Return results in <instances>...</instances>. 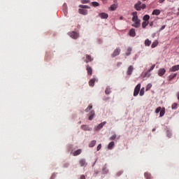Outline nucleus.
Returning a JSON list of instances; mask_svg holds the SVG:
<instances>
[{
    "instance_id": "a211bd4d",
    "label": "nucleus",
    "mask_w": 179,
    "mask_h": 179,
    "mask_svg": "<svg viewBox=\"0 0 179 179\" xmlns=\"http://www.w3.org/2000/svg\"><path fill=\"white\" fill-rule=\"evenodd\" d=\"M94 110H92V111H91L90 113V114L88 115H90L89 116V120H90V121H92V120H93V118H94Z\"/></svg>"
},
{
    "instance_id": "58836bf2",
    "label": "nucleus",
    "mask_w": 179,
    "mask_h": 179,
    "mask_svg": "<svg viewBox=\"0 0 179 179\" xmlns=\"http://www.w3.org/2000/svg\"><path fill=\"white\" fill-rule=\"evenodd\" d=\"M150 89H152V84L149 83L148 84V85L146 86V91L148 92V90H150Z\"/></svg>"
},
{
    "instance_id": "49530a36",
    "label": "nucleus",
    "mask_w": 179,
    "mask_h": 179,
    "mask_svg": "<svg viewBox=\"0 0 179 179\" xmlns=\"http://www.w3.org/2000/svg\"><path fill=\"white\" fill-rule=\"evenodd\" d=\"M121 65H122V62H118L117 64V66H121Z\"/></svg>"
},
{
    "instance_id": "473e14b6",
    "label": "nucleus",
    "mask_w": 179,
    "mask_h": 179,
    "mask_svg": "<svg viewBox=\"0 0 179 179\" xmlns=\"http://www.w3.org/2000/svg\"><path fill=\"white\" fill-rule=\"evenodd\" d=\"M132 51V48H127V52H126V55L128 57L129 55H131V52Z\"/></svg>"
},
{
    "instance_id": "f3484780",
    "label": "nucleus",
    "mask_w": 179,
    "mask_h": 179,
    "mask_svg": "<svg viewBox=\"0 0 179 179\" xmlns=\"http://www.w3.org/2000/svg\"><path fill=\"white\" fill-rule=\"evenodd\" d=\"M96 80H97V79H96V78H92V79H91V80L89 81V85H90L91 87H93V86H94V83H95Z\"/></svg>"
},
{
    "instance_id": "7c9ffc66",
    "label": "nucleus",
    "mask_w": 179,
    "mask_h": 179,
    "mask_svg": "<svg viewBox=\"0 0 179 179\" xmlns=\"http://www.w3.org/2000/svg\"><path fill=\"white\" fill-rule=\"evenodd\" d=\"M158 44L159 42L157 41H154L151 45L152 48H155V47H157Z\"/></svg>"
},
{
    "instance_id": "c9c22d12",
    "label": "nucleus",
    "mask_w": 179,
    "mask_h": 179,
    "mask_svg": "<svg viewBox=\"0 0 179 179\" xmlns=\"http://www.w3.org/2000/svg\"><path fill=\"white\" fill-rule=\"evenodd\" d=\"M92 108H93V106H92V104H90L88 107L85 109V113H89V111H90Z\"/></svg>"
},
{
    "instance_id": "a18cd8bd",
    "label": "nucleus",
    "mask_w": 179,
    "mask_h": 179,
    "mask_svg": "<svg viewBox=\"0 0 179 179\" xmlns=\"http://www.w3.org/2000/svg\"><path fill=\"white\" fill-rule=\"evenodd\" d=\"M164 29H166V25L162 26V27L159 29V31H162V30H164Z\"/></svg>"
},
{
    "instance_id": "c03bdc74",
    "label": "nucleus",
    "mask_w": 179,
    "mask_h": 179,
    "mask_svg": "<svg viewBox=\"0 0 179 179\" xmlns=\"http://www.w3.org/2000/svg\"><path fill=\"white\" fill-rule=\"evenodd\" d=\"M100 149H101V144H99L97 148H96V150L97 152H99V150H100Z\"/></svg>"
},
{
    "instance_id": "9d476101",
    "label": "nucleus",
    "mask_w": 179,
    "mask_h": 179,
    "mask_svg": "<svg viewBox=\"0 0 179 179\" xmlns=\"http://www.w3.org/2000/svg\"><path fill=\"white\" fill-rule=\"evenodd\" d=\"M78 13H80V15H87V10L85 9V8H79L78 9Z\"/></svg>"
},
{
    "instance_id": "bb28decb",
    "label": "nucleus",
    "mask_w": 179,
    "mask_h": 179,
    "mask_svg": "<svg viewBox=\"0 0 179 179\" xmlns=\"http://www.w3.org/2000/svg\"><path fill=\"white\" fill-rule=\"evenodd\" d=\"M105 93L106 94H110L111 93V87L108 86L105 90Z\"/></svg>"
},
{
    "instance_id": "39448f33",
    "label": "nucleus",
    "mask_w": 179,
    "mask_h": 179,
    "mask_svg": "<svg viewBox=\"0 0 179 179\" xmlns=\"http://www.w3.org/2000/svg\"><path fill=\"white\" fill-rule=\"evenodd\" d=\"M69 35L70 37H71V38H73L74 40H76L79 38V34L76 31H71L69 34Z\"/></svg>"
},
{
    "instance_id": "f03ea898",
    "label": "nucleus",
    "mask_w": 179,
    "mask_h": 179,
    "mask_svg": "<svg viewBox=\"0 0 179 179\" xmlns=\"http://www.w3.org/2000/svg\"><path fill=\"white\" fill-rule=\"evenodd\" d=\"M146 8V4L143 3L142 4V1H138L135 5H134V9L136 10H142V9Z\"/></svg>"
},
{
    "instance_id": "f8f14e48",
    "label": "nucleus",
    "mask_w": 179,
    "mask_h": 179,
    "mask_svg": "<svg viewBox=\"0 0 179 179\" xmlns=\"http://www.w3.org/2000/svg\"><path fill=\"white\" fill-rule=\"evenodd\" d=\"M85 58H86V60H85L86 64H89V62H92V61H93V58H92V56L89 55H86Z\"/></svg>"
},
{
    "instance_id": "0eeeda50",
    "label": "nucleus",
    "mask_w": 179,
    "mask_h": 179,
    "mask_svg": "<svg viewBox=\"0 0 179 179\" xmlns=\"http://www.w3.org/2000/svg\"><path fill=\"white\" fill-rule=\"evenodd\" d=\"M87 75H89L90 76H92V75H93V69H92V66L87 65Z\"/></svg>"
},
{
    "instance_id": "7ed1b4c3",
    "label": "nucleus",
    "mask_w": 179,
    "mask_h": 179,
    "mask_svg": "<svg viewBox=\"0 0 179 179\" xmlns=\"http://www.w3.org/2000/svg\"><path fill=\"white\" fill-rule=\"evenodd\" d=\"M121 53V48H117L114 50L113 54L111 55L112 58H115V57H118L120 54Z\"/></svg>"
},
{
    "instance_id": "412c9836",
    "label": "nucleus",
    "mask_w": 179,
    "mask_h": 179,
    "mask_svg": "<svg viewBox=\"0 0 179 179\" xmlns=\"http://www.w3.org/2000/svg\"><path fill=\"white\" fill-rule=\"evenodd\" d=\"M152 15H155V16H159L160 15V10L155 9L152 11Z\"/></svg>"
},
{
    "instance_id": "423d86ee",
    "label": "nucleus",
    "mask_w": 179,
    "mask_h": 179,
    "mask_svg": "<svg viewBox=\"0 0 179 179\" xmlns=\"http://www.w3.org/2000/svg\"><path fill=\"white\" fill-rule=\"evenodd\" d=\"M98 16L101 19H108V14L106 13H100Z\"/></svg>"
},
{
    "instance_id": "c756f323",
    "label": "nucleus",
    "mask_w": 179,
    "mask_h": 179,
    "mask_svg": "<svg viewBox=\"0 0 179 179\" xmlns=\"http://www.w3.org/2000/svg\"><path fill=\"white\" fill-rule=\"evenodd\" d=\"M150 44H152V41H150L149 39H146L145 41V45H146L147 47H149Z\"/></svg>"
},
{
    "instance_id": "4be33fe9",
    "label": "nucleus",
    "mask_w": 179,
    "mask_h": 179,
    "mask_svg": "<svg viewBox=\"0 0 179 179\" xmlns=\"http://www.w3.org/2000/svg\"><path fill=\"white\" fill-rule=\"evenodd\" d=\"M96 140H93L90 142V143L89 144V147L90 148H94V146H96Z\"/></svg>"
},
{
    "instance_id": "09e8293b",
    "label": "nucleus",
    "mask_w": 179,
    "mask_h": 179,
    "mask_svg": "<svg viewBox=\"0 0 179 179\" xmlns=\"http://www.w3.org/2000/svg\"><path fill=\"white\" fill-rule=\"evenodd\" d=\"M166 0H159V3H163Z\"/></svg>"
},
{
    "instance_id": "cd10ccee",
    "label": "nucleus",
    "mask_w": 179,
    "mask_h": 179,
    "mask_svg": "<svg viewBox=\"0 0 179 179\" xmlns=\"http://www.w3.org/2000/svg\"><path fill=\"white\" fill-rule=\"evenodd\" d=\"M91 5H92V6H94V8L100 6V3H99L97 1H92L91 3Z\"/></svg>"
},
{
    "instance_id": "6e6552de",
    "label": "nucleus",
    "mask_w": 179,
    "mask_h": 179,
    "mask_svg": "<svg viewBox=\"0 0 179 179\" xmlns=\"http://www.w3.org/2000/svg\"><path fill=\"white\" fill-rule=\"evenodd\" d=\"M132 72H134V66H129L127 68V74L129 76L132 75Z\"/></svg>"
},
{
    "instance_id": "864d4df0",
    "label": "nucleus",
    "mask_w": 179,
    "mask_h": 179,
    "mask_svg": "<svg viewBox=\"0 0 179 179\" xmlns=\"http://www.w3.org/2000/svg\"><path fill=\"white\" fill-rule=\"evenodd\" d=\"M143 1H146V0H143Z\"/></svg>"
},
{
    "instance_id": "8fccbe9b",
    "label": "nucleus",
    "mask_w": 179,
    "mask_h": 179,
    "mask_svg": "<svg viewBox=\"0 0 179 179\" xmlns=\"http://www.w3.org/2000/svg\"><path fill=\"white\" fill-rule=\"evenodd\" d=\"M124 20V17L120 16V20Z\"/></svg>"
},
{
    "instance_id": "a19ab883",
    "label": "nucleus",
    "mask_w": 179,
    "mask_h": 179,
    "mask_svg": "<svg viewBox=\"0 0 179 179\" xmlns=\"http://www.w3.org/2000/svg\"><path fill=\"white\" fill-rule=\"evenodd\" d=\"M161 110H162V107H158V108L155 110L156 114H159V113H160Z\"/></svg>"
},
{
    "instance_id": "603ef678",
    "label": "nucleus",
    "mask_w": 179,
    "mask_h": 179,
    "mask_svg": "<svg viewBox=\"0 0 179 179\" xmlns=\"http://www.w3.org/2000/svg\"><path fill=\"white\" fill-rule=\"evenodd\" d=\"M154 131H156V129H152V132H154Z\"/></svg>"
},
{
    "instance_id": "c85d7f7f",
    "label": "nucleus",
    "mask_w": 179,
    "mask_h": 179,
    "mask_svg": "<svg viewBox=\"0 0 179 179\" xmlns=\"http://www.w3.org/2000/svg\"><path fill=\"white\" fill-rule=\"evenodd\" d=\"M148 24H149V22H148V21L143 22V23H142V28L143 29H145L146 27L148 26Z\"/></svg>"
},
{
    "instance_id": "20e7f679",
    "label": "nucleus",
    "mask_w": 179,
    "mask_h": 179,
    "mask_svg": "<svg viewBox=\"0 0 179 179\" xmlns=\"http://www.w3.org/2000/svg\"><path fill=\"white\" fill-rule=\"evenodd\" d=\"M139 92H141V83L138 84L134 88V97H136V96L139 94Z\"/></svg>"
},
{
    "instance_id": "6ab92c4d",
    "label": "nucleus",
    "mask_w": 179,
    "mask_h": 179,
    "mask_svg": "<svg viewBox=\"0 0 179 179\" xmlns=\"http://www.w3.org/2000/svg\"><path fill=\"white\" fill-rule=\"evenodd\" d=\"M115 145V144L114 141L110 142V143L108 144V149L109 150H111V149H113V148H114Z\"/></svg>"
},
{
    "instance_id": "aec40b11",
    "label": "nucleus",
    "mask_w": 179,
    "mask_h": 179,
    "mask_svg": "<svg viewBox=\"0 0 179 179\" xmlns=\"http://www.w3.org/2000/svg\"><path fill=\"white\" fill-rule=\"evenodd\" d=\"M80 153H82V150L78 149L73 152V156H79V155H80Z\"/></svg>"
},
{
    "instance_id": "2eb2a0df",
    "label": "nucleus",
    "mask_w": 179,
    "mask_h": 179,
    "mask_svg": "<svg viewBox=\"0 0 179 179\" xmlns=\"http://www.w3.org/2000/svg\"><path fill=\"white\" fill-rule=\"evenodd\" d=\"M166 73V69H159L158 71V75L159 76H163Z\"/></svg>"
},
{
    "instance_id": "1a4fd4ad",
    "label": "nucleus",
    "mask_w": 179,
    "mask_h": 179,
    "mask_svg": "<svg viewBox=\"0 0 179 179\" xmlns=\"http://www.w3.org/2000/svg\"><path fill=\"white\" fill-rule=\"evenodd\" d=\"M106 122H101L100 123L99 125L96 126L94 127L95 131H100V129H101V128H103V127H104V124H106Z\"/></svg>"
},
{
    "instance_id": "393cba45",
    "label": "nucleus",
    "mask_w": 179,
    "mask_h": 179,
    "mask_svg": "<svg viewBox=\"0 0 179 179\" xmlns=\"http://www.w3.org/2000/svg\"><path fill=\"white\" fill-rule=\"evenodd\" d=\"M165 113L166 109L163 108L162 109H161V111L159 112V117H163V115H164Z\"/></svg>"
},
{
    "instance_id": "3c124183",
    "label": "nucleus",
    "mask_w": 179,
    "mask_h": 179,
    "mask_svg": "<svg viewBox=\"0 0 179 179\" xmlns=\"http://www.w3.org/2000/svg\"><path fill=\"white\" fill-rule=\"evenodd\" d=\"M153 25V22H151L150 24V26H152Z\"/></svg>"
},
{
    "instance_id": "4c0bfd02",
    "label": "nucleus",
    "mask_w": 179,
    "mask_h": 179,
    "mask_svg": "<svg viewBox=\"0 0 179 179\" xmlns=\"http://www.w3.org/2000/svg\"><path fill=\"white\" fill-rule=\"evenodd\" d=\"M178 106V104L177 103H174L173 104H172V106H171L172 110H176Z\"/></svg>"
},
{
    "instance_id": "72a5a7b5",
    "label": "nucleus",
    "mask_w": 179,
    "mask_h": 179,
    "mask_svg": "<svg viewBox=\"0 0 179 179\" xmlns=\"http://www.w3.org/2000/svg\"><path fill=\"white\" fill-rule=\"evenodd\" d=\"M176 76H177V74H176V73H172V74H171V75L169 76V80H173V79L174 78H176Z\"/></svg>"
},
{
    "instance_id": "4468645a",
    "label": "nucleus",
    "mask_w": 179,
    "mask_h": 179,
    "mask_svg": "<svg viewBox=\"0 0 179 179\" xmlns=\"http://www.w3.org/2000/svg\"><path fill=\"white\" fill-rule=\"evenodd\" d=\"M81 129H83V131H92V128H90L89 126L86 124L82 125Z\"/></svg>"
},
{
    "instance_id": "de8ad7c7",
    "label": "nucleus",
    "mask_w": 179,
    "mask_h": 179,
    "mask_svg": "<svg viewBox=\"0 0 179 179\" xmlns=\"http://www.w3.org/2000/svg\"><path fill=\"white\" fill-rule=\"evenodd\" d=\"M80 179H86V177L84 175H82L80 176Z\"/></svg>"
},
{
    "instance_id": "37998d69",
    "label": "nucleus",
    "mask_w": 179,
    "mask_h": 179,
    "mask_svg": "<svg viewBox=\"0 0 179 179\" xmlns=\"http://www.w3.org/2000/svg\"><path fill=\"white\" fill-rule=\"evenodd\" d=\"M90 0H82V3H90Z\"/></svg>"
},
{
    "instance_id": "a878e982",
    "label": "nucleus",
    "mask_w": 179,
    "mask_h": 179,
    "mask_svg": "<svg viewBox=\"0 0 179 179\" xmlns=\"http://www.w3.org/2000/svg\"><path fill=\"white\" fill-rule=\"evenodd\" d=\"M149 19H150V16L149 15H145L143 17V20H144V22H148Z\"/></svg>"
},
{
    "instance_id": "9b49d317",
    "label": "nucleus",
    "mask_w": 179,
    "mask_h": 179,
    "mask_svg": "<svg viewBox=\"0 0 179 179\" xmlns=\"http://www.w3.org/2000/svg\"><path fill=\"white\" fill-rule=\"evenodd\" d=\"M129 34L131 37H135V36H136V32L135 31V29H131L129 31Z\"/></svg>"
},
{
    "instance_id": "e433bc0d",
    "label": "nucleus",
    "mask_w": 179,
    "mask_h": 179,
    "mask_svg": "<svg viewBox=\"0 0 179 179\" xmlns=\"http://www.w3.org/2000/svg\"><path fill=\"white\" fill-rule=\"evenodd\" d=\"M143 94H145V87L141 88L139 93L140 96H143Z\"/></svg>"
},
{
    "instance_id": "5701e85b",
    "label": "nucleus",
    "mask_w": 179,
    "mask_h": 179,
    "mask_svg": "<svg viewBox=\"0 0 179 179\" xmlns=\"http://www.w3.org/2000/svg\"><path fill=\"white\" fill-rule=\"evenodd\" d=\"M117 8H118V5L113 4L110 6V10L114 11V10H115V9H117Z\"/></svg>"
},
{
    "instance_id": "b1692460",
    "label": "nucleus",
    "mask_w": 179,
    "mask_h": 179,
    "mask_svg": "<svg viewBox=\"0 0 179 179\" xmlns=\"http://www.w3.org/2000/svg\"><path fill=\"white\" fill-rule=\"evenodd\" d=\"M115 139H120V137L117 138V135L113 134L112 136L110 137L109 141H115Z\"/></svg>"
},
{
    "instance_id": "2f4dec72",
    "label": "nucleus",
    "mask_w": 179,
    "mask_h": 179,
    "mask_svg": "<svg viewBox=\"0 0 179 179\" xmlns=\"http://www.w3.org/2000/svg\"><path fill=\"white\" fill-rule=\"evenodd\" d=\"M144 177L146 178V179H151V176H150V173H144Z\"/></svg>"
},
{
    "instance_id": "ddd939ff",
    "label": "nucleus",
    "mask_w": 179,
    "mask_h": 179,
    "mask_svg": "<svg viewBox=\"0 0 179 179\" xmlns=\"http://www.w3.org/2000/svg\"><path fill=\"white\" fill-rule=\"evenodd\" d=\"M179 70V64L173 66L172 68L169 69V72H176V71Z\"/></svg>"
},
{
    "instance_id": "f704fd0d",
    "label": "nucleus",
    "mask_w": 179,
    "mask_h": 179,
    "mask_svg": "<svg viewBox=\"0 0 179 179\" xmlns=\"http://www.w3.org/2000/svg\"><path fill=\"white\" fill-rule=\"evenodd\" d=\"M79 7L83 9H90V7L86 5H80Z\"/></svg>"
},
{
    "instance_id": "ea45409f",
    "label": "nucleus",
    "mask_w": 179,
    "mask_h": 179,
    "mask_svg": "<svg viewBox=\"0 0 179 179\" xmlns=\"http://www.w3.org/2000/svg\"><path fill=\"white\" fill-rule=\"evenodd\" d=\"M103 173H106V174H107V173H108V170H107V166H103Z\"/></svg>"
},
{
    "instance_id": "dca6fc26",
    "label": "nucleus",
    "mask_w": 179,
    "mask_h": 179,
    "mask_svg": "<svg viewBox=\"0 0 179 179\" xmlns=\"http://www.w3.org/2000/svg\"><path fill=\"white\" fill-rule=\"evenodd\" d=\"M80 167H84L85 166H87V164H86V159H82L79 161Z\"/></svg>"
},
{
    "instance_id": "f257e3e1",
    "label": "nucleus",
    "mask_w": 179,
    "mask_h": 179,
    "mask_svg": "<svg viewBox=\"0 0 179 179\" xmlns=\"http://www.w3.org/2000/svg\"><path fill=\"white\" fill-rule=\"evenodd\" d=\"M131 16L132 17V22L134 24H131L133 27H136V29H138L141 27V20L138 17V12L134 11L131 13Z\"/></svg>"
},
{
    "instance_id": "79ce46f5",
    "label": "nucleus",
    "mask_w": 179,
    "mask_h": 179,
    "mask_svg": "<svg viewBox=\"0 0 179 179\" xmlns=\"http://www.w3.org/2000/svg\"><path fill=\"white\" fill-rule=\"evenodd\" d=\"M155 66H156L155 64H153L150 69L148 70V72H152V71H153L155 69Z\"/></svg>"
}]
</instances>
